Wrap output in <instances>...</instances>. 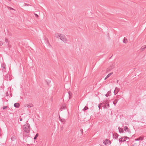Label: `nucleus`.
Masks as SVG:
<instances>
[{
	"label": "nucleus",
	"mask_w": 146,
	"mask_h": 146,
	"mask_svg": "<svg viewBox=\"0 0 146 146\" xmlns=\"http://www.w3.org/2000/svg\"><path fill=\"white\" fill-rule=\"evenodd\" d=\"M111 91H108V92L107 94H106L105 96L106 97H108L110 96V94H111Z\"/></svg>",
	"instance_id": "obj_13"
},
{
	"label": "nucleus",
	"mask_w": 146,
	"mask_h": 146,
	"mask_svg": "<svg viewBox=\"0 0 146 146\" xmlns=\"http://www.w3.org/2000/svg\"><path fill=\"white\" fill-rule=\"evenodd\" d=\"M62 34H60L59 33H57L55 34V36L57 38H60V36Z\"/></svg>",
	"instance_id": "obj_6"
},
{
	"label": "nucleus",
	"mask_w": 146,
	"mask_h": 146,
	"mask_svg": "<svg viewBox=\"0 0 146 146\" xmlns=\"http://www.w3.org/2000/svg\"><path fill=\"white\" fill-rule=\"evenodd\" d=\"M146 48V47H145V46H143L141 47V48L140 49V50H141V51H143L144 50V49Z\"/></svg>",
	"instance_id": "obj_15"
},
{
	"label": "nucleus",
	"mask_w": 146,
	"mask_h": 146,
	"mask_svg": "<svg viewBox=\"0 0 146 146\" xmlns=\"http://www.w3.org/2000/svg\"><path fill=\"white\" fill-rule=\"evenodd\" d=\"M118 129L119 131L120 132V133H123L124 132V131L123 130V129L121 128H120L119 127H118Z\"/></svg>",
	"instance_id": "obj_12"
},
{
	"label": "nucleus",
	"mask_w": 146,
	"mask_h": 146,
	"mask_svg": "<svg viewBox=\"0 0 146 146\" xmlns=\"http://www.w3.org/2000/svg\"><path fill=\"white\" fill-rule=\"evenodd\" d=\"M69 95L70 96V93H69Z\"/></svg>",
	"instance_id": "obj_40"
},
{
	"label": "nucleus",
	"mask_w": 146,
	"mask_h": 146,
	"mask_svg": "<svg viewBox=\"0 0 146 146\" xmlns=\"http://www.w3.org/2000/svg\"><path fill=\"white\" fill-rule=\"evenodd\" d=\"M102 104H101L99 105L98 106V108H99V109H100V107H101V105H102Z\"/></svg>",
	"instance_id": "obj_31"
},
{
	"label": "nucleus",
	"mask_w": 146,
	"mask_h": 146,
	"mask_svg": "<svg viewBox=\"0 0 146 146\" xmlns=\"http://www.w3.org/2000/svg\"><path fill=\"white\" fill-rule=\"evenodd\" d=\"M145 47H146V45H145Z\"/></svg>",
	"instance_id": "obj_42"
},
{
	"label": "nucleus",
	"mask_w": 146,
	"mask_h": 146,
	"mask_svg": "<svg viewBox=\"0 0 146 146\" xmlns=\"http://www.w3.org/2000/svg\"><path fill=\"white\" fill-rule=\"evenodd\" d=\"M3 43L2 42H0V46H1L2 44H3Z\"/></svg>",
	"instance_id": "obj_30"
},
{
	"label": "nucleus",
	"mask_w": 146,
	"mask_h": 146,
	"mask_svg": "<svg viewBox=\"0 0 146 146\" xmlns=\"http://www.w3.org/2000/svg\"><path fill=\"white\" fill-rule=\"evenodd\" d=\"M11 139H12V138H11Z\"/></svg>",
	"instance_id": "obj_41"
},
{
	"label": "nucleus",
	"mask_w": 146,
	"mask_h": 146,
	"mask_svg": "<svg viewBox=\"0 0 146 146\" xmlns=\"http://www.w3.org/2000/svg\"><path fill=\"white\" fill-rule=\"evenodd\" d=\"M14 106L16 108H18L19 106V103H15V104H14Z\"/></svg>",
	"instance_id": "obj_11"
},
{
	"label": "nucleus",
	"mask_w": 146,
	"mask_h": 146,
	"mask_svg": "<svg viewBox=\"0 0 146 146\" xmlns=\"http://www.w3.org/2000/svg\"><path fill=\"white\" fill-rule=\"evenodd\" d=\"M108 78V77H107V76H106L105 78V80H106Z\"/></svg>",
	"instance_id": "obj_35"
},
{
	"label": "nucleus",
	"mask_w": 146,
	"mask_h": 146,
	"mask_svg": "<svg viewBox=\"0 0 146 146\" xmlns=\"http://www.w3.org/2000/svg\"><path fill=\"white\" fill-rule=\"evenodd\" d=\"M23 129L25 132L28 133L30 130V126L29 123H26L23 126Z\"/></svg>",
	"instance_id": "obj_1"
},
{
	"label": "nucleus",
	"mask_w": 146,
	"mask_h": 146,
	"mask_svg": "<svg viewBox=\"0 0 146 146\" xmlns=\"http://www.w3.org/2000/svg\"><path fill=\"white\" fill-rule=\"evenodd\" d=\"M112 74V73H111L109 74H108L107 76V77L108 78H109L111 74Z\"/></svg>",
	"instance_id": "obj_24"
},
{
	"label": "nucleus",
	"mask_w": 146,
	"mask_h": 146,
	"mask_svg": "<svg viewBox=\"0 0 146 146\" xmlns=\"http://www.w3.org/2000/svg\"><path fill=\"white\" fill-rule=\"evenodd\" d=\"M7 108V106H3V110H5V109H6V108Z\"/></svg>",
	"instance_id": "obj_25"
},
{
	"label": "nucleus",
	"mask_w": 146,
	"mask_h": 146,
	"mask_svg": "<svg viewBox=\"0 0 146 146\" xmlns=\"http://www.w3.org/2000/svg\"><path fill=\"white\" fill-rule=\"evenodd\" d=\"M88 107L85 106L84 108L83 109V110L84 111H85L86 110H88Z\"/></svg>",
	"instance_id": "obj_23"
},
{
	"label": "nucleus",
	"mask_w": 146,
	"mask_h": 146,
	"mask_svg": "<svg viewBox=\"0 0 146 146\" xmlns=\"http://www.w3.org/2000/svg\"><path fill=\"white\" fill-rule=\"evenodd\" d=\"M127 40L126 38H124L123 40V42L125 43H126L127 42Z\"/></svg>",
	"instance_id": "obj_19"
},
{
	"label": "nucleus",
	"mask_w": 146,
	"mask_h": 146,
	"mask_svg": "<svg viewBox=\"0 0 146 146\" xmlns=\"http://www.w3.org/2000/svg\"><path fill=\"white\" fill-rule=\"evenodd\" d=\"M119 88L117 87L115 88V92H116V93H117L119 91Z\"/></svg>",
	"instance_id": "obj_18"
},
{
	"label": "nucleus",
	"mask_w": 146,
	"mask_h": 146,
	"mask_svg": "<svg viewBox=\"0 0 146 146\" xmlns=\"http://www.w3.org/2000/svg\"><path fill=\"white\" fill-rule=\"evenodd\" d=\"M27 106L28 108H31L33 106V105L32 104H27ZM26 107V106H25Z\"/></svg>",
	"instance_id": "obj_14"
},
{
	"label": "nucleus",
	"mask_w": 146,
	"mask_h": 146,
	"mask_svg": "<svg viewBox=\"0 0 146 146\" xmlns=\"http://www.w3.org/2000/svg\"><path fill=\"white\" fill-rule=\"evenodd\" d=\"M9 1H11V0H8Z\"/></svg>",
	"instance_id": "obj_39"
},
{
	"label": "nucleus",
	"mask_w": 146,
	"mask_h": 146,
	"mask_svg": "<svg viewBox=\"0 0 146 146\" xmlns=\"http://www.w3.org/2000/svg\"><path fill=\"white\" fill-rule=\"evenodd\" d=\"M104 104V108L107 109L110 107V105L109 102L107 100L104 101L102 103H101V104Z\"/></svg>",
	"instance_id": "obj_2"
},
{
	"label": "nucleus",
	"mask_w": 146,
	"mask_h": 146,
	"mask_svg": "<svg viewBox=\"0 0 146 146\" xmlns=\"http://www.w3.org/2000/svg\"><path fill=\"white\" fill-rule=\"evenodd\" d=\"M118 101V100H115L113 102V104H114V106H115L116 104L117 103Z\"/></svg>",
	"instance_id": "obj_20"
},
{
	"label": "nucleus",
	"mask_w": 146,
	"mask_h": 146,
	"mask_svg": "<svg viewBox=\"0 0 146 146\" xmlns=\"http://www.w3.org/2000/svg\"><path fill=\"white\" fill-rule=\"evenodd\" d=\"M119 142L122 143L125 141V139L124 137H122L119 139Z\"/></svg>",
	"instance_id": "obj_5"
},
{
	"label": "nucleus",
	"mask_w": 146,
	"mask_h": 146,
	"mask_svg": "<svg viewBox=\"0 0 146 146\" xmlns=\"http://www.w3.org/2000/svg\"><path fill=\"white\" fill-rule=\"evenodd\" d=\"M22 118H21L20 119V121H22Z\"/></svg>",
	"instance_id": "obj_37"
},
{
	"label": "nucleus",
	"mask_w": 146,
	"mask_h": 146,
	"mask_svg": "<svg viewBox=\"0 0 146 146\" xmlns=\"http://www.w3.org/2000/svg\"><path fill=\"white\" fill-rule=\"evenodd\" d=\"M124 137L125 138V140H126V139H129V137Z\"/></svg>",
	"instance_id": "obj_27"
},
{
	"label": "nucleus",
	"mask_w": 146,
	"mask_h": 146,
	"mask_svg": "<svg viewBox=\"0 0 146 146\" xmlns=\"http://www.w3.org/2000/svg\"><path fill=\"white\" fill-rule=\"evenodd\" d=\"M66 106L65 105L63 104L61 106L60 110H61V111H62L63 110H64L66 109Z\"/></svg>",
	"instance_id": "obj_9"
},
{
	"label": "nucleus",
	"mask_w": 146,
	"mask_h": 146,
	"mask_svg": "<svg viewBox=\"0 0 146 146\" xmlns=\"http://www.w3.org/2000/svg\"><path fill=\"white\" fill-rule=\"evenodd\" d=\"M119 135L116 133H114L113 134V137L115 139H117L118 138Z\"/></svg>",
	"instance_id": "obj_7"
},
{
	"label": "nucleus",
	"mask_w": 146,
	"mask_h": 146,
	"mask_svg": "<svg viewBox=\"0 0 146 146\" xmlns=\"http://www.w3.org/2000/svg\"><path fill=\"white\" fill-rule=\"evenodd\" d=\"M114 93L115 95H116L117 93H116V92H115V90L114 91Z\"/></svg>",
	"instance_id": "obj_33"
},
{
	"label": "nucleus",
	"mask_w": 146,
	"mask_h": 146,
	"mask_svg": "<svg viewBox=\"0 0 146 146\" xmlns=\"http://www.w3.org/2000/svg\"><path fill=\"white\" fill-rule=\"evenodd\" d=\"M10 9H11V10H13V8H10Z\"/></svg>",
	"instance_id": "obj_38"
},
{
	"label": "nucleus",
	"mask_w": 146,
	"mask_h": 146,
	"mask_svg": "<svg viewBox=\"0 0 146 146\" xmlns=\"http://www.w3.org/2000/svg\"><path fill=\"white\" fill-rule=\"evenodd\" d=\"M45 41L46 44L48 45V46L49 47H51V45H50V44L49 43V42L48 40V39L47 38H45Z\"/></svg>",
	"instance_id": "obj_4"
},
{
	"label": "nucleus",
	"mask_w": 146,
	"mask_h": 146,
	"mask_svg": "<svg viewBox=\"0 0 146 146\" xmlns=\"http://www.w3.org/2000/svg\"><path fill=\"white\" fill-rule=\"evenodd\" d=\"M38 133H37L36 135H35V137H34V139H35V140L38 137Z\"/></svg>",
	"instance_id": "obj_22"
},
{
	"label": "nucleus",
	"mask_w": 146,
	"mask_h": 146,
	"mask_svg": "<svg viewBox=\"0 0 146 146\" xmlns=\"http://www.w3.org/2000/svg\"><path fill=\"white\" fill-rule=\"evenodd\" d=\"M106 141H108V142H107V144H110L111 143V142L108 139H106Z\"/></svg>",
	"instance_id": "obj_21"
},
{
	"label": "nucleus",
	"mask_w": 146,
	"mask_h": 146,
	"mask_svg": "<svg viewBox=\"0 0 146 146\" xmlns=\"http://www.w3.org/2000/svg\"><path fill=\"white\" fill-rule=\"evenodd\" d=\"M103 143L105 145H106V142H104Z\"/></svg>",
	"instance_id": "obj_36"
},
{
	"label": "nucleus",
	"mask_w": 146,
	"mask_h": 146,
	"mask_svg": "<svg viewBox=\"0 0 146 146\" xmlns=\"http://www.w3.org/2000/svg\"><path fill=\"white\" fill-rule=\"evenodd\" d=\"M143 139V138L141 137H140L139 138H137L135 139V141H139V140H142Z\"/></svg>",
	"instance_id": "obj_17"
},
{
	"label": "nucleus",
	"mask_w": 146,
	"mask_h": 146,
	"mask_svg": "<svg viewBox=\"0 0 146 146\" xmlns=\"http://www.w3.org/2000/svg\"><path fill=\"white\" fill-rule=\"evenodd\" d=\"M60 121L63 124L65 123L66 122L65 120L63 118H62Z\"/></svg>",
	"instance_id": "obj_16"
},
{
	"label": "nucleus",
	"mask_w": 146,
	"mask_h": 146,
	"mask_svg": "<svg viewBox=\"0 0 146 146\" xmlns=\"http://www.w3.org/2000/svg\"><path fill=\"white\" fill-rule=\"evenodd\" d=\"M124 130L125 131L129 133H130V130L129 129L127 126H125L124 127Z\"/></svg>",
	"instance_id": "obj_8"
},
{
	"label": "nucleus",
	"mask_w": 146,
	"mask_h": 146,
	"mask_svg": "<svg viewBox=\"0 0 146 146\" xmlns=\"http://www.w3.org/2000/svg\"><path fill=\"white\" fill-rule=\"evenodd\" d=\"M5 41L7 43L8 42V39H7V38H6L5 39Z\"/></svg>",
	"instance_id": "obj_28"
},
{
	"label": "nucleus",
	"mask_w": 146,
	"mask_h": 146,
	"mask_svg": "<svg viewBox=\"0 0 146 146\" xmlns=\"http://www.w3.org/2000/svg\"><path fill=\"white\" fill-rule=\"evenodd\" d=\"M35 15L36 17H38V15L37 14L35 13Z\"/></svg>",
	"instance_id": "obj_29"
},
{
	"label": "nucleus",
	"mask_w": 146,
	"mask_h": 146,
	"mask_svg": "<svg viewBox=\"0 0 146 146\" xmlns=\"http://www.w3.org/2000/svg\"><path fill=\"white\" fill-rule=\"evenodd\" d=\"M1 66L2 70H4H4L6 68V65L5 64H1Z\"/></svg>",
	"instance_id": "obj_10"
},
{
	"label": "nucleus",
	"mask_w": 146,
	"mask_h": 146,
	"mask_svg": "<svg viewBox=\"0 0 146 146\" xmlns=\"http://www.w3.org/2000/svg\"><path fill=\"white\" fill-rule=\"evenodd\" d=\"M25 6H30V5L29 4H27V3H25Z\"/></svg>",
	"instance_id": "obj_26"
},
{
	"label": "nucleus",
	"mask_w": 146,
	"mask_h": 146,
	"mask_svg": "<svg viewBox=\"0 0 146 146\" xmlns=\"http://www.w3.org/2000/svg\"><path fill=\"white\" fill-rule=\"evenodd\" d=\"M59 120H60V119H61L62 118H61L60 117V116H59Z\"/></svg>",
	"instance_id": "obj_34"
},
{
	"label": "nucleus",
	"mask_w": 146,
	"mask_h": 146,
	"mask_svg": "<svg viewBox=\"0 0 146 146\" xmlns=\"http://www.w3.org/2000/svg\"><path fill=\"white\" fill-rule=\"evenodd\" d=\"M80 131L81 132L82 134V133H83V130L82 129H81L80 130Z\"/></svg>",
	"instance_id": "obj_32"
},
{
	"label": "nucleus",
	"mask_w": 146,
	"mask_h": 146,
	"mask_svg": "<svg viewBox=\"0 0 146 146\" xmlns=\"http://www.w3.org/2000/svg\"><path fill=\"white\" fill-rule=\"evenodd\" d=\"M60 39L64 42H66L67 41L65 36L63 34H61Z\"/></svg>",
	"instance_id": "obj_3"
}]
</instances>
